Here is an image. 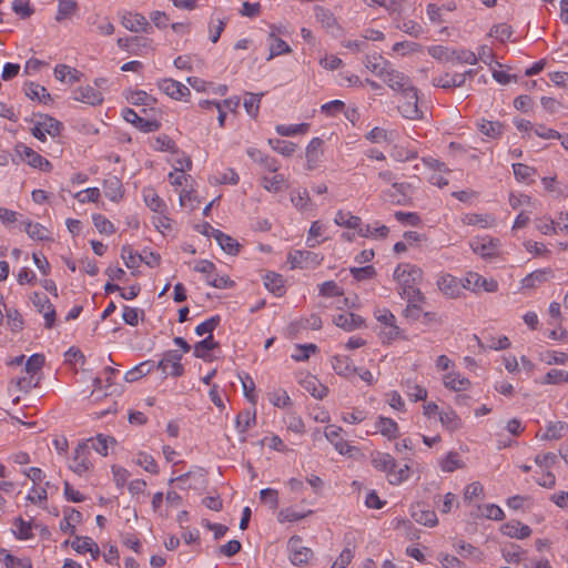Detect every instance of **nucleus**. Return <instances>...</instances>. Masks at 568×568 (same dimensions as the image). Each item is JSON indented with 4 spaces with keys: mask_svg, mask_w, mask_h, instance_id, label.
<instances>
[{
    "mask_svg": "<svg viewBox=\"0 0 568 568\" xmlns=\"http://www.w3.org/2000/svg\"><path fill=\"white\" fill-rule=\"evenodd\" d=\"M423 271L412 264H398L394 271V278L398 283V293L408 303L424 302L425 296L418 288Z\"/></svg>",
    "mask_w": 568,
    "mask_h": 568,
    "instance_id": "f257e3e1",
    "label": "nucleus"
},
{
    "mask_svg": "<svg viewBox=\"0 0 568 568\" xmlns=\"http://www.w3.org/2000/svg\"><path fill=\"white\" fill-rule=\"evenodd\" d=\"M374 316L381 324L378 336L383 344H392L398 338L406 339L403 329L396 323L395 315L388 308H377Z\"/></svg>",
    "mask_w": 568,
    "mask_h": 568,
    "instance_id": "f03ea898",
    "label": "nucleus"
},
{
    "mask_svg": "<svg viewBox=\"0 0 568 568\" xmlns=\"http://www.w3.org/2000/svg\"><path fill=\"white\" fill-rule=\"evenodd\" d=\"M182 353L176 349H169L162 354L161 359L155 364V369L162 372L164 377H181L184 374Z\"/></svg>",
    "mask_w": 568,
    "mask_h": 568,
    "instance_id": "7ed1b4c3",
    "label": "nucleus"
},
{
    "mask_svg": "<svg viewBox=\"0 0 568 568\" xmlns=\"http://www.w3.org/2000/svg\"><path fill=\"white\" fill-rule=\"evenodd\" d=\"M16 154L19 160L26 161L31 168L39 169L43 172H50L52 164L45 158L37 153L33 149L19 142L14 146Z\"/></svg>",
    "mask_w": 568,
    "mask_h": 568,
    "instance_id": "20e7f679",
    "label": "nucleus"
},
{
    "mask_svg": "<svg viewBox=\"0 0 568 568\" xmlns=\"http://www.w3.org/2000/svg\"><path fill=\"white\" fill-rule=\"evenodd\" d=\"M404 101L398 105L399 113L408 120H419L423 118V112L418 108L417 89H408L402 94Z\"/></svg>",
    "mask_w": 568,
    "mask_h": 568,
    "instance_id": "39448f33",
    "label": "nucleus"
},
{
    "mask_svg": "<svg viewBox=\"0 0 568 568\" xmlns=\"http://www.w3.org/2000/svg\"><path fill=\"white\" fill-rule=\"evenodd\" d=\"M63 124L57 119L44 115L43 120L38 122L31 130L32 135L41 142L47 140L45 135L49 134L52 138L60 135Z\"/></svg>",
    "mask_w": 568,
    "mask_h": 568,
    "instance_id": "423d86ee",
    "label": "nucleus"
},
{
    "mask_svg": "<svg viewBox=\"0 0 568 568\" xmlns=\"http://www.w3.org/2000/svg\"><path fill=\"white\" fill-rule=\"evenodd\" d=\"M303 540L300 536H292L287 541L290 550V560L295 566L307 564L311 559L313 551L311 548L302 545Z\"/></svg>",
    "mask_w": 568,
    "mask_h": 568,
    "instance_id": "0eeeda50",
    "label": "nucleus"
},
{
    "mask_svg": "<svg viewBox=\"0 0 568 568\" xmlns=\"http://www.w3.org/2000/svg\"><path fill=\"white\" fill-rule=\"evenodd\" d=\"M90 446L88 443H79L74 449V455L70 468L78 475H82L92 467L90 460Z\"/></svg>",
    "mask_w": 568,
    "mask_h": 568,
    "instance_id": "6e6552de",
    "label": "nucleus"
},
{
    "mask_svg": "<svg viewBox=\"0 0 568 568\" xmlns=\"http://www.w3.org/2000/svg\"><path fill=\"white\" fill-rule=\"evenodd\" d=\"M122 116L143 133L156 132L161 128V123L158 120L144 119L130 108L123 109Z\"/></svg>",
    "mask_w": 568,
    "mask_h": 568,
    "instance_id": "1a4fd4ad",
    "label": "nucleus"
},
{
    "mask_svg": "<svg viewBox=\"0 0 568 568\" xmlns=\"http://www.w3.org/2000/svg\"><path fill=\"white\" fill-rule=\"evenodd\" d=\"M463 286L473 292H495L497 290V282L487 280L476 272H468L462 280Z\"/></svg>",
    "mask_w": 568,
    "mask_h": 568,
    "instance_id": "9d476101",
    "label": "nucleus"
},
{
    "mask_svg": "<svg viewBox=\"0 0 568 568\" xmlns=\"http://www.w3.org/2000/svg\"><path fill=\"white\" fill-rule=\"evenodd\" d=\"M469 246L475 254L483 258H493L497 255V244L489 235L475 236L469 241Z\"/></svg>",
    "mask_w": 568,
    "mask_h": 568,
    "instance_id": "9b49d317",
    "label": "nucleus"
},
{
    "mask_svg": "<svg viewBox=\"0 0 568 568\" xmlns=\"http://www.w3.org/2000/svg\"><path fill=\"white\" fill-rule=\"evenodd\" d=\"M121 24L131 32H145L150 33L152 31V27L146 20V18L139 12H125L121 17Z\"/></svg>",
    "mask_w": 568,
    "mask_h": 568,
    "instance_id": "f8f14e48",
    "label": "nucleus"
},
{
    "mask_svg": "<svg viewBox=\"0 0 568 568\" xmlns=\"http://www.w3.org/2000/svg\"><path fill=\"white\" fill-rule=\"evenodd\" d=\"M383 81L394 91L405 93L408 89H413L414 87L410 84V80L407 75L398 70L392 68V65L386 71L385 75L382 77Z\"/></svg>",
    "mask_w": 568,
    "mask_h": 568,
    "instance_id": "ddd939ff",
    "label": "nucleus"
},
{
    "mask_svg": "<svg viewBox=\"0 0 568 568\" xmlns=\"http://www.w3.org/2000/svg\"><path fill=\"white\" fill-rule=\"evenodd\" d=\"M158 88L172 99L181 100L190 95V89L183 83L173 79H163L158 82Z\"/></svg>",
    "mask_w": 568,
    "mask_h": 568,
    "instance_id": "4468645a",
    "label": "nucleus"
},
{
    "mask_svg": "<svg viewBox=\"0 0 568 568\" xmlns=\"http://www.w3.org/2000/svg\"><path fill=\"white\" fill-rule=\"evenodd\" d=\"M343 428L335 426V425H328L325 428V437L326 439L334 446V448L341 454L346 455L351 452V446L347 442H345L342 437Z\"/></svg>",
    "mask_w": 568,
    "mask_h": 568,
    "instance_id": "2eb2a0df",
    "label": "nucleus"
},
{
    "mask_svg": "<svg viewBox=\"0 0 568 568\" xmlns=\"http://www.w3.org/2000/svg\"><path fill=\"white\" fill-rule=\"evenodd\" d=\"M323 140L321 138H313L308 145L306 146V169L308 171H313L318 168V164L321 162V158L323 154L322 145Z\"/></svg>",
    "mask_w": 568,
    "mask_h": 568,
    "instance_id": "dca6fc26",
    "label": "nucleus"
},
{
    "mask_svg": "<svg viewBox=\"0 0 568 568\" xmlns=\"http://www.w3.org/2000/svg\"><path fill=\"white\" fill-rule=\"evenodd\" d=\"M334 324L346 332H352L365 325L364 318L355 313H342L334 317Z\"/></svg>",
    "mask_w": 568,
    "mask_h": 568,
    "instance_id": "f3484780",
    "label": "nucleus"
},
{
    "mask_svg": "<svg viewBox=\"0 0 568 568\" xmlns=\"http://www.w3.org/2000/svg\"><path fill=\"white\" fill-rule=\"evenodd\" d=\"M410 511L414 520L420 525L434 527L438 523L436 513L426 508L424 504H416L412 506Z\"/></svg>",
    "mask_w": 568,
    "mask_h": 568,
    "instance_id": "a211bd4d",
    "label": "nucleus"
},
{
    "mask_svg": "<svg viewBox=\"0 0 568 568\" xmlns=\"http://www.w3.org/2000/svg\"><path fill=\"white\" fill-rule=\"evenodd\" d=\"M74 100L90 105H98L103 102V95L95 88L85 85L80 87L74 91Z\"/></svg>",
    "mask_w": 568,
    "mask_h": 568,
    "instance_id": "6ab92c4d",
    "label": "nucleus"
},
{
    "mask_svg": "<svg viewBox=\"0 0 568 568\" xmlns=\"http://www.w3.org/2000/svg\"><path fill=\"white\" fill-rule=\"evenodd\" d=\"M332 367L334 372L343 377H352L357 374V367L353 361L345 355H336L332 358Z\"/></svg>",
    "mask_w": 568,
    "mask_h": 568,
    "instance_id": "aec40b11",
    "label": "nucleus"
},
{
    "mask_svg": "<svg viewBox=\"0 0 568 568\" xmlns=\"http://www.w3.org/2000/svg\"><path fill=\"white\" fill-rule=\"evenodd\" d=\"M378 178L386 183H392V189L396 192V194H390L394 202L399 204L403 200L406 199L408 185L406 183L394 182L395 176L392 171H382L378 173Z\"/></svg>",
    "mask_w": 568,
    "mask_h": 568,
    "instance_id": "412c9836",
    "label": "nucleus"
},
{
    "mask_svg": "<svg viewBox=\"0 0 568 568\" xmlns=\"http://www.w3.org/2000/svg\"><path fill=\"white\" fill-rule=\"evenodd\" d=\"M20 225L23 226V231L29 235L30 239L36 241H49L50 232L40 223H33L29 219L20 221Z\"/></svg>",
    "mask_w": 568,
    "mask_h": 568,
    "instance_id": "4be33fe9",
    "label": "nucleus"
},
{
    "mask_svg": "<svg viewBox=\"0 0 568 568\" xmlns=\"http://www.w3.org/2000/svg\"><path fill=\"white\" fill-rule=\"evenodd\" d=\"M246 153L251 160L263 165L264 169H266L270 172L275 173L280 169V164L275 158L264 154L258 149L250 148L247 149Z\"/></svg>",
    "mask_w": 568,
    "mask_h": 568,
    "instance_id": "5701e85b",
    "label": "nucleus"
},
{
    "mask_svg": "<svg viewBox=\"0 0 568 568\" xmlns=\"http://www.w3.org/2000/svg\"><path fill=\"white\" fill-rule=\"evenodd\" d=\"M499 530L510 537L516 539H525L531 535V528L528 525H524L519 521H509L503 525Z\"/></svg>",
    "mask_w": 568,
    "mask_h": 568,
    "instance_id": "b1692460",
    "label": "nucleus"
},
{
    "mask_svg": "<svg viewBox=\"0 0 568 568\" xmlns=\"http://www.w3.org/2000/svg\"><path fill=\"white\" fill-rule=\"evenodd\" d=\"M552 277L550 268H540L529 273L521 280V288H535Z\"/></svg>",
    "mask_w": 568,
    "mask_h": 568,
    "instance_id": "393cba45",
    "label": "nucleus"
},
{
    "mask_svg": "<svg viewBox=\"0 0 568 568\" xmlns=\"http://www.w3.org/2000/svg\"><path fill=\"white\" fill-rule=\"evenodd\" d=\"M365 67L378 78L385 75L386 71L390 67V62L385 60L381 54L366 55L364 61Z\"/></svg>",
    "mask_w": 568,
    "mask_h": 568,
    "instance_id": "a878e982",
    "label": "nucleus"
},
{
    "mask_svg": "<svg viewBox=\"0 0 568 568\" xmlns=\"http://www.w3.org/2000/svg\"><path fill=\"white\" fill-rule=\"evenodd\" d=\"M219 347V343L214 341L213 336H206L204 339L195 343L193 347V355L196 358H201L205 362H211L213 358L210 355V351Z\"/></svg>",
    "mask_w": 568,
    "mask_h": 568,
    "instance_id": "bb28decb",
    "label": "nucleus"
},
{
    "mask_svg": "<svg viewBox=\"0 0 568 568\" xmlns=\"http://www.w3.org/2000/svg\"><path fill=\"white\" fill-rule=\"evenodd\" d=\"M433 85L442 89L459 88L465 84V74L459 73H445L444 75L436 77L432 81Z\"/></svg>",
    "mask_w": 568,
    "mask_h": 568,
    "instance_id": "cd10ccee",
    "label": "nucleus"
},
{
    "mask_svg": "<svg viewBox=\"0 0 568 568\" xmlns=\"http://www.w3.org/2000/svg\"><path fill=\"white\" fill-rule=\"evenodd\" d=\"M82 520V514L75 508L68 507L64 509L63 519L60 521V529L63 532H69L70 535L75 534V524Z\"/></svg>",
    "mask_w": 568,
    "mask_h": 568,
    "instance_id": "c85d7f7f",
    "label": "nucleus"
},
{
    "mask_svg": "<svg viewBox=\"0 0 568 568\" xmlns=\"http://www.w3.org/2000/svg\"><path fill=\"white\" fill-rule=\"evenodd\" d=\"M302 387L314 398L322 399L326 396L328 388L324 386L315 376H306L301 382Z\"/></svg>",
    "mask_w": 568,
    "mask_h": 568,
    "instance_id": "c756f323",
    "label": "nucleus"
},
{
    "mask_svg": "<svg viewBox=\"0 0 568 568\" xmlns=\"http://www.w3.org/2000/svg\"><path fill=\"white\" fill-rule=\"evenodd\" d=\"M213 239L220 247L230 255H236L240 251L239 242L222 231H213Z\"/></svg>",
    "mask_w": 568,
    "mask_h": 568,
    "instance_id": "7c9ffc66",
    "label": "nucleus"
},
{
    "mask_svg": "<svg viewBox=\"0 0 568 568\" xmlns=\"http://www.w3.org/2000/svg\"><path fill=\"white\" fill-rule=\"evenodd\" d=\"M104 195L113 201L118 202L123 196V186L121 181L116 176H110L103 182Z\"/></svg>",
    "mask_w": 568,
    "mask_h": 568,
    "instance_id": "2f4dec72",
    "label": "nucleus"
},
{
    "mask_svg": "<svg viewBox=\"0 0 568 568\" xmlns=\"http://www.w3.org/2000/svg\"><path fill=\"white\" fill-rule=\"evenodd\" d=\"M264 286L275 296L281 297L285 294L284 278L282 275L270 272L263 277Z\"/></svg>",
    "mask_w": 568,
    "mask_h": 568,
    "instance_id": "473e14b6",
    "label": "nucleus"
},
{
    "mask_svg": "<svg viewBox=\"0 0 568 568\" xmlns=\"http://www.w3.org/2000/svg\"><path fill=\"white\" fill-rule=\"evenodd\" d=\"M155 369V363L153 361H144L136 366H134L132 369L128 371L124 374V379L128 383H133L141 377L152 373Z\"/></svg>",
    "mask_w": 568,
    "mask_h": 568,
    "instance_id": "72a5a7b5",
    "label": "nucleus"
},
{
    "mask_svg": "<svg viewBox=\"0 0 568 568\" xmlns=\"http://www.w3.org/2000/svg\"><path fill=\"white\" fill-rule=\"evenodd\" d=\"M376 432H379L383 436L388 439H393L397 437L398 434V425L397 423L388 417L378 416L375 422Z\"/></svg>",
    "mask_w": 568,
    "mask_h": 568,
    "instance_id": "f704fd0d",
    "label": "nucleus"
},
{
    "mask_svg": "<svg viewBox=\"0 0 568 568\" xmlns=\"http://www.w3.org/2000/svg\"><path fill=\"white\" fill-rule=\"evenodd\" d=\"M372 465L388 475V471L396 467V460L390 454L377 452L373 455Z\"/></svg>",
    "mask_w": 568,
    "mask_h": 568,
    "instance_id": "c9c22d12",
    "label": "nucleus"
},
{
    "mask_svg": "<svg viewBox=\"0 0 568 568\" xmlns=\"http://www.w3.org/2000/svg\"><path fill=\"white\" fill-rule=\"evenodd\" d=\"M267 43L270 47V54L266 58L267 61L280 54L288 53L291 51L290 45L284 40L276 37L273 32L268 34Z\"/></svg>",
    "mask_w": 568,
    "mask_h": 568,
    "instance_id": "e433bc0d",
    "label": "nucleus"
},
{
    "mask_svg": "<svg viewBox=\"0 0 568 568\" xmlns=\"http://www.w3.org/2000/svg\"><path fill=\"white\" fill-rule=\"evenodd\" d=\"M334 222L338 226L356 230L357 232L363 223L359 216L353 215L351 212H344L342 210L336 213Z\"/></svg>",
    "mask_w": 568,
    "mask_h": 568,
    "instance_id": "4c0bfd02",
    "label": "nucleus"
},
{
    "mask_svg": "<svg viewBox=\"0 0 568 568\" xmlns=\"http://www.w3.org/2000/svg\"><path fill=\"white\" fill-rule=\"evenodd\" d=\"M389 229L386 225L363 224L361 225L357 234L362 237H372L375 240L385 239L388 235Z\"/></svg>",
    "mask_w": 568,
    "mask_h": 568,
    "instance_id": "58836bf2",
    "label": "nucleus"
},
{
    "mask_svg": "<svg viewBox=\"0 0 568 568\" xmlns=\"http://www.w3.org/2000/svg\"><path fill=\"white\" fill-rule=\"evenodd\" d=\"M81 75H82V73L79 70L71 68L67 64H58L54 68L55 79L59 81H62V82L65 81L67 79L70 83L79 82Z\"/></svg>",
    "mask_w": 568,
    "mask_h": 568,
    "instance_id": "ea45409f",
    "label": "nucleus"
},
{
    "mask_svg": "<svg viewBox=\"0 0 568 568\" xmlns=\"http://www.w3.org/2000/svg\"><path fill=\"white\" fill-rule=\"evenodd\" d=\"M26 95L31 100H38L43 103L51 101V95L47 89L38 83L29 82L24 88Z\"/></svg>",
    "mask_w": 568,
    "mask_h": 568,
    "instance_id": "a19ab883",
    "label": "nucleus"
},
{
    "mask_svg": "<svg viewBox=\"0 0 568 568\" xmlns=\"http://www.w3.org/2000/svg\"><path fill=\"white\" fill-rule=\"evenodd\" d=\"M316 257V254H314L311 251H301L296 250L288 254L287 262L291 265V268H304L306 267L307 261Z\"/></svg>",
    "mask_w": 568,
    "mask_h": 568,
    "instance_id": "79ce46f5",
    "label": "nucleus"
},
{
    "mask_svg": "<svg viewBox=\"0 0 568 568\" xmlns=\"http://www.w3.org/2000/svg\"><path fill=\"white\" fill-rule=\"evenodd\" d=\"M444 385L455 392H462L468 388L470 382L468 378L460 376V374L448 373L444 376Z\"/></svg>",
    "mask_w": 568,
    "mask_h": 568,
    "instance_id": "37998d69",
    "label": "nucleus"
},
{
    "mask_svg": "<svg viewBox=\"0 0 568 568\" xmlns=\"http://www.w3.org/2000/svg\"><path fill=\"white\" fill-rule=\"evenodd\" d=\"M153 40L148 37L133 36L131 42V54L143 55L149 51H153Z\"/></svg>",
    "mask_w": 568,
    "mask_h": 568,
    "instance_id": "c03bdc74",
    "label": "nucleus"
},
{
    "mask_svg": "<svg viewBox=\"0 0 568 568\" xmlns=\"http://www.w3.org/2000/svg\"><path fill=\"white\" fill-rule=\"evenodd\" d=\"M0 560L4 562L7 568H32L29 558H17L6 549H0Z\"/></svg>",
    "mask_w": 568,
    "mask_h": 568,
    "instance_id": "a18cd8bd",
    "label": "nucleus"
},
{
    "mask_svg": "<svg viewBox=\"0 0 568 568\" xmlns=\"http://www.w3.org/2000/svg\"><path fill=\"white\" fill-rule=\"evenodd\" d=\"M395 27L413 38H419L425 33L420 23L409 19L398 20Z\"/></svg>",
    "mask_w": 568,
    "mask_h": 568,
    "instance_id": "49530a36",
    "label": "nucleus"
},
{
    "mask_svg": "<svg viewBox=\"0 0 568 568\" xmlns=\"http://www.w3.org/2000/svg\"><path fill=\"white\" fill-rule=\"evenodd\" d=\"M428 54L439 62H454V49L436 44L427 48Z\"/></svg>",
    "mask_w": 568,
    "mask_h": 568,
    "instance_id": "de8ad7c7",
    "label": "nucleus"
},
{
    "mask_svg": "<svg viewBox=\"0 0 568 568\" xmlns=\"http://www.w3.org/2000/svg\"><path fill=\"white\" fill-rule=\"evenodd\" d=\"M84 443H88L90 450L94 449L100 455L106 456L109 443H115V439L113 437L99 434L97 437L89 438Z\"/></svg>",
    "mask_w": 568,
    "mask_h": 568,
    "instance_id": "09e8293b",
    "label": "nucleus"
},
{
    "mask_svg": "<svg viewBox=\"0 0 568 568\" xmlns=\"http://www.w3.org/2000/svg\"><path fill=\"white\" fill-rule=\"evenodd\" d=\"M439 466L445 473H453L464 467V462L457 452H449L446 457L439 462Z\"/></svg>",
    "mask_w": 568,
    "mask_h": 568,
    "instance_id": "8fccbe9b",
    "label": "nucleus"
},
{
    "mask_svg": "<svg viewBox=\"0 0 568 568\" xmlns=\"http://www.w3.org/2000/svg\"><path fill=\"white\" fill-rule=\"evenodd\" d=\"M567 430L568 425L565 422L549 423L540 438L542 440L560 439Z\"/></svg>",
    "mask_w": 568,
    "mask_h": 568,
    "instance_id": "3c124183",
    "label": "nucleus"
},
{
    "mask_svg": "<svg viewBox=\"0 0 568 568\" xmlns=\"http://www.w3.org/2000/svg\"><path fill=\"white\" fill-rule=\"evenodd\" d=\"M143 199L146 206L153 212H162L163 209L165 207V203L163 202V200L151 187L143 190Z\"/></svg>",
    "mask_w": 568,
    "mask_h": 568,
    "instance_id": "603ef678",
    "label": "nucleus"
},
{
    "mask_svg": "<svg viewBox=\"0 0 568 568\" xmlns=\"http://www.w3.org/2000/svg\"><path fill=\"white\" fill-rule=\"evenodd\" d=\"M469 516L473 519L487 518L497 520V505L487 504V505H478L470 513Z\"/></svg>",
    "mask_w": 568,
    "mask_h": 568,
    "instance_id": "864d4df0",
    "label": "nucleus"
},
{
    "mask_svg": "<svg viewBox=\"0 0 568 568\" xmlns=\"http://www.w3.org/2000/svg\"><path fill=\"white\" fill-rule=\"evenodd\" d=\"M466 225H479L481 227L491 226L495 223V217L489 214H465L462 219Z\"/></svg>",
    "mask_w": 568,
    "mask_h": 568,
    "instance_id": "5fc2aeb1",
    "label": "nucleus"
},
{
    "mask_svg": "<svg viewBox=\"0 0 568 568\" xmlns=\"http://www.w3.org/2000/svg\"><path fill=\"white\" fill-rule=\"evenodd\" d=\"M439 420L442 425L450 432H454L462 427V419L453 409L439 413Z\"/></svg>",
    "mask_w": 568,
    "mask_h": 568,
    "instance_id": "6e6d98bb",
    "label": "nucleus"
},
{
    "mask_svg": "<svg viewBox=\"0 0 568 568\" xmlns=\"http://www.w3.org/2000/svg\"><path fill=\"white\" fill-rule=\"evenodd\" d=\"M79 9L75 0H59L58 12L55 16L57 21H62L70 18Z\"/></svg>",
    "mask_w": 568,
    "mask_h": 568,
    "instance_id": "4d7b16f0",
    "label": "nucleus"
},
{
    "mask_svg": "<svg viewBox=\"0 0 568 568\" xmlns=\"http://www.w3.org/2000/svg\"><path fill=\"white\" fill-rule=\"evenodd\" d=\"M291 202L300 211L308 210V207L311 206L308 191L306 189L293 190L291 192Z\"/></svg>",
    "mask_w": 568,
    "mask_h": 568,
    "instance_id": "13d9d810",
    "label": "nucleus"
},
{
    "mask_svg": "<svg viewBox=\"0 0 568 568\" xmlns=\"http://www.w3.org/2000/svg\"><path fill=\"white\" fill-rule=\"evenodd\" d=\"M310 128L308 123L300 124H278L275 130L281 136H293L297 134H304Z\"/></svg>",
    "mask_w": 568,
    "mask_h": 568,
    "instance_id": "bf43d9fd",
    "label": "nucleus"
},
{
    "mask_svg": "<svg viewBox=\"0 0 568 568\" xmlns=\"http://www.w3.org/2000/svg\"><path fill=\"white\" fill-rule=\"evenodd\" d=\"M263 97V93H251L247 92L244 98V108L246 113L256 118L260 110V103L261 99Z\"/></svg>",
    "mask_w": 568,
    "mask_h": 568,
    "instance_id": "052dcab7",
    "label": "nucleus"
},
{
    "mask_svg": "<svg viewBox=\"0 0 568 568\" xmlns=\"http://www.w3.org/2000/svg\"><path fill=\"white\" fill-rule=\"evenodd\" d=\"M126 100L133 105H145V106H151L156 102L155 98L148 94L143 90H136V91L130 92V94L126 95Z\"/></svg>",
    "mask_w": 568,
    "mask_h": 568,
    "instance_id": "680f3d73",
    "label": "nucleus"
},
{
    "mask_svg": "<svg viewBox=\"0 0 568 568\" xmlns=\"http://www.w3.org/2000/svg\"><path fill=\"white\" fill-rule=\"evenodd\" d=\"M88 22L91 26H94L97 29V32H99L102 36H111L114 32V26L106 17H104V18H100L98 16L90 17L88 19Z\"/></svg>",
    "mask_w": 568,
    "mask_h": 568,
    "instance_id": "e2e57ef3",
    "label": "nucleus"
},
{
    "mask_svg": "<svg viewBox=\"0 0 568 568\" xmlns=\"http://www.w3.org/2000/svg\"><path fill=\"white\" fill-rule=\"evenodd\" d=\"M270 146L284 156H291L296 150V144L286 140L270 139Z\"/></svg>",
    "mask_w": 568,
    "mask_h": 568,
    "instance_id": "0e129e2a",
    "label": "nucleus"
},
{
    "mask_svg": "<svg viewBox=\"0 0 568 568\" xmlns=\"http://www.w3.org/2000/svg\"><path fill=\"white\" fill-rule=\"evenodd\" d=\"M392 132L386 131L383 128L375 126L366 135V140H368L372 143H390L393 141L392 139Z\"/></svg>",
    "mask_w": 568,
    "mask_h": 568,
    "instance_id": "69168bd1",
    "label": "nucleus"
},
{
    "mask_svg": "<svg viewBox=\"0 0 568 568\" xmlns=\"http://www.w3.org/2000/svg\"><path fill=\"white\" fill-rule=\"evenodd\" d=\"M220 322H221L220 315H214V316L205 320L204 322L200 323L195 327V334L197 336H203L205 334H207V336H213V331L219 326Z\"/></svg>",
    "mask_w": 568,
    "mask_h": 568,
    "instance_id": "338daca9",
    "label": "nucleus"
},
{
    "mask_svg": "<svg viewBox=\"0 0 568 568\" xmlns=\"http://www.w3.org/2000/svg\"><path fill=\"white\" fill-rule=\"evenodd\" d=\"M314 13L317 21L326 28H333L336 24V19L332 11L327 8L315 6Z\"/></svg>",
    "mask_w": 568,
    "mask_h": 568,
    "instance_id": "774afa93",
    "label": "nucleus"
}]
</instances>
